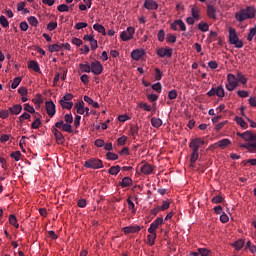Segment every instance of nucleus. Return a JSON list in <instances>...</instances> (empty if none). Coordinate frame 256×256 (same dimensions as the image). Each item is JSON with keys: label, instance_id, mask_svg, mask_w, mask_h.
Segmentation results:
<instances>
[{"label": "nucleus", "instance_id": "nucleus-57", "mask_svg": "<svg viewBox=\"0 0 256 256\" xmlns=\"http://www.w3.org/2000/svg\"><path fill=\"white\" fill-rule=\"evenodd\" d=\"M24 111H27V113H35V108L30 106L29 103H26L24 104Z\"/></svg>", "mask_w": 256, "mask_h": 256}, {"label": "nucleus", "instance_id": "nucleus-51", "mask_svg": "<svg viewBox=\"0 0 256 256\" xmlns=\"http://www.w3.org/2000/svg\"><path fill=\"white\" fill-rule=\"evenodd\" d=\"M58 11H60V13H65L67 11H69V6L67 4H60L57 7Z\"/></svg>", "mask_w": 256, "mask_h": 256}, {"label": "nucleus", "instance_id": "nucleus-18", "mask_svg": "<svg viewBox=\"0 0 256 256\" xmlns=\"http://www.w3.org/2000/svg\"><path fill=\"white\" fill-rule=\"evenodd\" d=\"M207 15L210 19H217V9H215V6H207Z\"/></svg>", "mask_w": 256, "mask_h": 256}, {"label": "nucleus", "instance_id": "nucleus-34", "mask_svg": "<svg viewBox=\"0 0 256 256\" xmlns=\"http://www.w3.org/2000/svg\"><path fill=\"white\" fill-rule=\"evenodd\" d=\"M62 46H60L59 44H52L48 47V50L50 51V53H59V51H61Z\"/></svg>", "mask_w": 256, "mask_h": 256}, {"label": "nucleus", "instance_id": "nucleus-38", "mask_svg": "<svg viewBox=\"0 0 256 256\" xmlns=\"http://www.w3.org/2000/svg\"><path fill=\"white\" fill-rule=\"evenodd\" d=\"M60 105L62 109H73V102H65V100H60Z\"/></svg>", "mask_w": 256, "mask_h": 256}, {"label": "nucleus", "instance_id": "nucleus-39", "mask_svg": "<svg viewBox=\"0 0 256 256\" xmlns=\"http://www.w3.org/2000/svg\"><path fill=\"white\" fill-rule=\"evenodd\" d=\"M127 203L129 210L132 211L133 215H135V213H137V210L135 209V203L133 202V200H131V198L127 199Z\"/></svg>", "mask_w": 256, "mask_h": 256}, {"label": "nucleus", "instance_id": "nucleus-26", "mask_svg": "<svg viewBox=\"0 0 256 256\" xmlns=\"http://www.w3.org/2000/svg\"><path fill=\"white\" fill-rule=\"evenodd\" d=\"M94 31H97L98 33H101L102 35H107V32L105 31V27L99 23H96L93 25Z\"/></svg>", "mask_w": 256, "mask_h": 256}, {"label": "nucleus", "instance_id": "nucleus-16", "mask_svg": "<svg viewBox=\"0 0 256 256\" xmlns=\"http://www.w3.org/2000/svg\"><path fill=\"white\" fill-rule=\"evenodd\" d=\"M145 9H148L149 11H155L159 9V4L153 0H145L144 2Z\"/></svg>", "mask_w": 256, "mask_h": 256}, {"label": "nucleus", "instance_id": "nucleus-21", "mask_svg": "<svg viewBox=\"0 0 256 256\" xmlns=\"http://www.w3.org/2000/svg\"><path fill=\"white\" fill-rule=\"evenodd\" d=\"M78 115H85V102L81 101L74 105Z\"/></svg>", "mask_w": 256, "mask_h": 256}, {"label": "nucleus", "instance_id": "nucleus-50", "mask_svg": "<svg viewBox=\"0 0 256 256\" xmlns=\"http://www.w3.org/2000/svg\"><path fill=\"white\" fill-rule=\"evenodd\" d=\"M209 253H211V251L207 248H199L198 249V255H201V256H208Z\"/></svg>", "mask_w": 256, "mask_h": 256}, {"label": "nucleus", "instance_id": "nucleus-8", "mask_svg": "<svg viewBox=\"0 0 256 256\" xmlns=\"http://www.w3.org/2000/svg\"><path fill=\"white\" fill-rule=\"evenodd\" d=\"M133 35H135V28L130 26L125 31L121 32L120 38L122 41H131Z\"/></svg>", "mask_w": 256, "mask_h": 256}, {"label": "nucleus", "instance_id": "nucleus-45", "mask_svg": "<svg viewBox=\"0 0 256 256\" xmlns=\"http://www.w3.org/2000/svg\"><path fill=\"white\" fill-rule=\"evenodd\" d=\"M28 23H30L32 25V27H37V25H39V21L37 20V18L35 16H30L28 18Z\"/></svg>", "mask_w": 256, "mask_h": 256}, {"label": "nucleus", "instance_id": "nucleus-25", "mask_svg": "<svg viewBox=\"0 0 256 256\" xmlns=\"http://www.w3.org/2000/svg\"><path fill=\"white\" fill-rule=\"evenodd\" d=\"M151 125L152 127H155V129H159V127H161V125H163V120H161V118H151Z\"/></svg>", "mask_w": 256, "mask_h": 256}, {"label": "nucleus", "instance_id": "nucleus-37", "mask_svg": "<svg viewBox=\"0 0 256 256\" xmlns=\"http://www.w3.org/2000/svg\"><path fill=\"white\" fill-rule=\"evenodd\" d=\"M147 239H148V241H149V245H150V246L155 245V240L157 239V233H156V232L150 233V234L147 236Z\"/></svg>", "mask_w": 256, "mask_h": 256}, {"label": "nucleus", "instance_id": "nucleus-3", "mask_svg": "<svg viewBox=\"0 0 256 256\" xmlns=\"http://www.w3.org/2000/svg\"><path fill=\"white\" fill-rule=\"evenodd\" d=\"M255 7L247 6L245 9H241L239 12L235 13V19L239 23H243V21H247V19H255Z\"/></svg>", "mask_w": 256, "mask_h": 256}, {"label": "nucleus", "instance_id": "nucleus-24", "mask_svg": "<svg viewBox=\"0 0 256 256\" xmlns=\"http://www.w3.org/2000/svg\"><path fill=\"white\" fill-rule=\"evenodd\" d=\"M217 147H220V149H225V147H229V145H231V140L224 138L222 140H219L216 143Z\"/></svg>", "mask_w": 256, "mask_h": 256}, {"label": "nucleus", "instance_id": "nucleus-22", "mask_svg": "<svg viewBox=\"0 0 256 256\" xmlns=\"http://www.w3.org/2000/svg\"><path fill=\"white\" fill-rule=\"evenodd\" d=\"M9 111L12 115H19L21 111H23V106L20 104H14L12 107L9 108Z\"/></svg>", "mask_w": 256, "mask_h": 256}, {"label": "nucleus", "instance_id": "nucleus-29", "mask_svg": "<svg viewBox=\"0 0 256 256\" xmlns=\"http://www.w3.org/2000/svg\"><path fill=\"white\" fill-rule=\"evenodd\" d=\"M235 121L237 125H239L242 129H247V127H249V125H247V122H245V120H243V118L239 116L235 117Z\"/></svg>", "mask_w": 256, "mask_h": 256}, {"label": "nucleus", "instance_id": "nucleus-61", "mask_svg": "<svg viewBox=\"0 0 256 256\" xmlns=\"http://www.w3.org/2000/svg\"><path fill=\"white\" fill-rule=\"evenodd\" d=\"M48 31H55L57 29V22H49L47 24Z\"/></svg>", "mask_w": 256, "mask_h": 256}, {"label": "nucleus", "instance_id": "nucleus-5", "mask_svg": "<svg viewBox=\"0 0 256 256\" xmlns=\"http://www.w3.org/2000/svg\"><path fill=\"white\" fill-rule=\"evenodd\" d=\"M86 169H103V161L97 158H90L84 163Z\"/></svg>", "mask_w": 256, "mask_h": 256}, {"label": "nucleus", "instance_id": "nucleus-20", "mask_svg": "<svg viewBox=\"0 0 256 256\" xmlns=\"http://www.w3.org/2000/svg\"><path fill=\"white\" fill-rule=\"evenodd\" d=\"M143 55H145V51L139 49L133 50L131 53V57L132 59H134V61H139V59H141Z\"/></svg>", "mask_w": 256, "mask_h": 256}, {"label": "nucleus", "instance_id": "nucleus-6", "mask_svg": "<svg viewBox=\"0 0 256 256\" xmlns=\"http://www.w3.org/2000/svg\"><path fill=\"white\" fill-rule=\"evenodd\" d=\"M228 84H226L227 91H235L236 87H239V80L234 74L227 75Z\"/></svg>", "mask_w": 256, "mask_h": 256}, {"label": "nucleus", "instance_id": "nucleus-44", "mask_svg": "<svg viewBox=\"0 0 256 256\" xmlns=\"http://www.w3.org/2000/svg\"><path fill=\"white\" fill-rule=\"evenodd\" d=\"M125 143H127V136L123 135L117 139V145L119 147H123V145H125Z\"/></svg>", "mask_w": 256, "mask_h": 256}, {"label": "nucleus", "instance_id": "nucleus-28", "mask_svg": "<svg viewBox=\"0 0 256 256\" xmlns=\"http://www.w3.org/2000/svg\"><path fill=\"white\" fill-rule=\"evenodd\" d=\"M79 69L82 73H91V64L89 65L88 62L85 64H79Z\"/></svg>", "mask_w": 256, "mask_h": 256}, {"label": "nucleus", "instance_id": "nucleus-56", "mask_svg": "<svg viewBox=\"0 0 256 256\" xmlns=\"http://www.w3.org/2000/svg\"><path fill=\"white\" fill-rule=\"evenodd\" d=\"M130 133L132 137H135V135H139V126L135 125L130 128Z\"/></svg>", "mask_w": 256, "mask_h": 256}, {"label": "nucleus", "instance_id": "nucleus-40", "mask_svg": "<svg viewBox=\"0 0 256 256\" xmlns=\"http://www.w3.org/2000/svg\"><path fill=\"white\" fill-rule=\"evenodd\" d=\"M106 158L108 159V161H117V159H119V155H117L113 152H107Z\"/></svg>", "mask_w": 256, "mask_h": 256}, {"label": "nucleus", "instance_id": "nucleus-32", "mask_svg": "<svg viewBox=\"0 0 256 256\" xmlns=\"http://www.w3.org/2000/svg\"><path fill=\"white\" fill-rule=\"evenodd\" d=\"M121 171V166L116 165L109 168L108 173L110 175H119V172Z\"/></svg>", "mask_w": 256, "mask_h": 256}, {"label": "nucleus", "instance_id": "nucleus-36", "mask_svg": "<svg viewBox=\"0 0 256 256\" xmlns=\"http://www.w3.org/2000/svg\"><path fill=\"white\" fill-rule=\"evenodd\" d=\"M9 223L10 225H13L15 229H19V223H17V217H15V215L11 214L9 216Z\"/></svg>", "mask_w": 256, "mask_h": 256}, {"label": "nucleus", "instance_id": "nucleus-11", "mask_svg": "<svg viewBox=\"0 0 256 256\" xmlns=\"http://www.w3.org/2000/svg\"><path fill=\"white\" fill-rule=\"evenodd\" d=\"M156 54L158 55V57H167L168 59H170V57H173V48H158Z\"/></svg>", "mask_w": 256, "mask_h": 256}, {"label": "nucleus", "instance_id": "nucleus-15", "mask_svg": "<svg viewBox=\"0 0 256 256\" xmlns=\"http://www.w3.org/2000/svg\"><path fill=\"white\" fill-rule=\"evenodd\" d=\"M45 107L49 117H53L56 113L55 103H53V101H46Z\"/></svg>", "mask_w": 256, "mask_h": 256}, {"label": "nucleus", "instance_id": "nucleus-1", "mask_svg": "<svg viewBox=\"0 0 256 256\" xmlns=\"http://www.w3.org/2000/svg\"><path fill=\"white\" fill-rule=\"evenodd\" d=\"M201 145H205V139L203 138H194L190 141L189 147L192 149L190 163H197V159H199V147Z\"/></svg>", "mask_w": 256, "mask_h": 256}, {"label": "nucleus", "instance_id": "nucleus-42", "mask_svg": "<svg viewBox=\"0 0 256 256\" xmlns=\"http://www.w3.org/2000/svg\"><path fill=\"white\" fill-rule=\"evenodd\" d=\"M0 25H2V27H4L5 29H7V27H9V21L3 15L0 16Z\"/></svg>", "mask_w": 256, "mask_h": 256}, {"label": "nucleus", "instance_id": "nucleus-53", "mask_svg": "<svg viewBox=\"0 0 256 256\" xmlns=\"http://www.w3.org/2000/svg\"><path fill=\"white\" fill-rule=\"evenodd\" d=\"M147 99H148V101H151L152 103H155V101L159 100V95H157V94H148Z\"/></svg>", "mask_w": 256, "mask_h": 256}, {"label": "nucleus", "instance_id": "nucleus-33", "mask_svg": "<svg viewBox=\"0 0 256 256\" xmlns=\"http://www.w3.org/2000/svg\"><path fill=\"white\" fill-rule=\"evenodd\" d=\"M236 77H237L238 83H241L242 85H247V78L245 77V75H243V73L237 72Z\"/></svg>", "mask_w": 256, "mask_h": 256}, {"label": "nucleus", "instance_id": "nucleus-31", "mask_svg": "<svg viewBox=\"0 0 256 256\" xmlns=\"http://www.w3.org/2000/svg\"><path fill=\"white\" fill-rule=\"evenodd\" d=\"M232 246L236 251H241V248L245 247V241L243 239H239Z\"/></svg>", "mask_w": 256, "mask_h": 256}, {"label": "nucleus", "instance_id": "nucleus-58", "mask_svg": "<svg viewBox=\"0 0 256 256\" xmlns=\"http://www.w3.org/2000/svg\"><path fill=\"white\" fill-rule=\"evenodd\" d=\"M158 41H160V43H163V41H165V30L163 29L159 30Z\"/></svg>", "mask_w": 256, "mask_h": 256}, {"label": "nucleus", "instance_id": "nucleus-30", "mask_svg": "<svg viewBox=\"0 0 256 256\" xmlns=\"http://www.w3.org/2000/svg\"><path fill=\"white\" fill-rule=\"evenodd\" d=\"M85 103H88V105H92L94 109H99V103L95 102L91 97L84 96Z\"/></svg>", "mask_w": 256, "mask_h": 256}, {"label": "nucleus", "instance_id": "nucleus-64", "mask_svg": "<svg viewBox=\"0 0 256 256\" xmlns=\"http://www.w3.org/2000/svg\"><path fill=\"white\" fill-rule=\"evenodd\" d=\"M72 44L76 45V47H81V45H83V40H81L79 38H73L72 39Z\"/></svg>", "mask_w": 256, "mask_h": 256}, {"label": "nucleus", "instance_id": "nucleus-63", "mask_svg": "<svg viewBox=\"0 0 256 256\" xmlns=\"http://www.w3.org/2000/svg\"><path fill=\"white\" fill-rule=\"evenodd\" d=\"M138 106L140 109H144V111H151V105L147 103H140Z\"/></svg>", "mask_w": 256, "mask_h": 256}, {"label": "nucleus", "instance_id": "nucleus-47", "mask_svg": "<svg viewBox=\"0 0 256 256\" xmlns=\"http://www.w3.org/2000/svg\"><path fill=\"white\" fill-rule=\"evenodd\" d=\"M176 23L178 24L180 31H187V26L185 25V22H183V20L178 19L176 20Z\"/></svg>", "mask_w": 256, "mask_h": 256}, {"label": "nucleus", "instance_id": "nucleus-10", "mask_svg": "<svg viewBox=\"0 0 256 256\" xmlns=\"http://www.w3.org/2000/svg\"><path fill=\"white\" fill-rule=\"evenodd\" d=\"M54 127H56V129H61L66 133H73V127L71 126V124L65 123L63 120L56 122Z\"/></svg>", "mask_w": 256, "mask_h": 256}, {"label": "nucleus", "instance_id": "nucleus-52", "mask_svg": "<svg viewBox=\"0 0 256 256\" xmlns=\"http://www.w3.org/2000/svg\"><path fill=\"white\" fill-rule=\"evenodd\" d=\"M41 127V119L36 118L31 124L32 129H39Z\"/></svg>", "mask_w": 256, "mask_h": 256}, {"label": "nucleus", "instance_id": "nucleus-59", "mask_svg": "<svg viewBox=\"0 0 256 256\" xmlns=\"http://www.w3.org/2000/svg\"><path fill=\"white\" fill-rule=\"evenodd\" d=\"M168 99L173 101V99H177V90H171L168 92Z\"/></svg>", "mask_w": 256, "mask_h": 256}, {"label": "nucleus", "instance_id": "nucleus-4", "mask_svg": "<svg viewBox=\"0 0 256 256\" xmlns=\"http://www.w3.org/2000/svg\"><path fill=\"white\" fill-rule=\"evenodd\" d=\"M229 43L230 45H234L236 49H242L243 47V40L239 39L235 28H229Z\"/></svg>", "mask_w": 256, "mask_h": 256}, {"label": "nucleus", "instance_id": "nucleus-7", "mask_svg": "<svg viewBox=\"0 0 256 256\" xmlns=\"http://www.w3.org/2000/svg\"><path fill=\"white\" fill-rule=\"evenodd\" d=\"M90 73H93L94 75H101V73H103V64L98 60L92 62L90 64Z\"/></svg>", "mask_w": 256, "mask_h": 256}, {"label": "nucleus", "instance_id": "nucleus-46", "mask_svg": "<svg viewBox=\"0 0 256 256\" xmlns=\"http://www.w3.org/2000/svg\"><path fill=\"white\" fill-rule=\"evenodd\" d=\"M152 89H153V91H156V93H161L163 86L161 85L160 82H157L152 85Z\"/></svg>", "mask_w": 256, "mask_h": 256}, {"label": "nucleus", "instance_id": "nucleus-17", "mask_svg": "<svg viewBox=\"0 0 256 256\" xmlns=\"http://www.w3.org/2000/svg\"><path fill=\"white\" fill-rule=\"evenodd\" d=\"M140 171L144 175H151V173H153V165L145 163L141 166Z\"/></svg>", "mask_w": 256, "mask_h": 256}, {"label": "nucleus", "instance_id": "nucleus-55", "mask_svg": "<svg viewBox=\"0 0 256 256\" xmlns=\"http://www.w3.org/2000/svg\"><path fill=\"white\" fill-rule=\"evenodd\" d=\"M237 95H238V97L245 99V98L249 97V92H247L245 90H238Z\"/></svg>", "mask_w": 256, "mask_h": 256}, {"label": "nucleus", "instance_id": "nucleus-54", "mask_svg": "<svg viewBox=\"0 0 256 256\" xmlns=\"http://www.w3.org/2000/svg\"><path fill=\"white\" fill-rule=\"evenodd\" d=\"M19 122L23 123V121H25V119H31V114L24 112L22 115L19 116Z\"/></svg>", "mask_w": 256, "mask_h": 256}, {"label": "nucleus", "instance_id": "nucleus-62", "mask_svg": "<svg viewBox=\"0 0 256 256\" xmlns=\"http://www.w3.org/2000/svg\"><path fill=\"white\" fill-rule=\"evenodd\" d=\"M64 121L71 125V123H73V115L71 113L70 114H66L64 116Z\"/></svg>", "mask_w": 256, "mask_h": 256}, {"label": "nucleus", "instance_id": "nucleus-35", "mask_svg": "<svg viewBox=\"0 0 256 256\" xmlns=\"http://www.w3.org/2000/svg\"><path fill=\"white\" fill-rule=\"evenodd\" d=\"M198 29L199 31H202V33H207V31H209V24L206 22H200L198 24Z\"/></svg>", "mask_w": 256, "mask_h": 256}, {"label": "nucleus", "instance_id": "nucleus-43", "mask_svg": "<svg viewBox=\"0 0 256 256\" xmlns=\"http://www.w3.org/2000/svg\"><path fill=\"white\" fill-rule=\"evenodd\" d=\"M21 84V77H16L13 79V82L11 84V88L12 89H17V87H19V85Z\"/></svg>", "mask_w": 256, "mask_h": 256}, {"label": "nucleus", "instance_id": "nucleus-41", "mask_svg": "<svg viewBox=\"0 0 256 256\" xmlns=\"http://www.w3.org/2000/svg\"><path fill=\"white\" fill-rule=\"evenodd\" d=\"M10 157L15 161H21V151H14L10 154Z\"/></svg>", "mask_w": 256, "mask_h": 256}, {"label": "nucleus", "instance_id": "nucleus-12", "mask_svg": "<svg viewBox=\"0 0 256 256\" xmlns=\"http://www.w3.org/2000/svg\"><path fill=\"white\" fill-rule=\"evenodd\" d=\"M163 223V217H159L153 221V223L150 224V227L148 228V233H155L159 227H161V224Z\"/></svg>", "mask_w": 256, "mask_h": 256}, {"label": "nucleus", "instance_id": "nucleus-60", "mask_svg": "<svg viewBox=\"0 0 256 256\" xmlns=\"http://www.w3.org/2000/svg\"><path fill=\"white\" fill-rule=\"evenodd\" d=\"M87 25H88L87 22H78L75 25V29L77 31H79L80 29H85V27H87Z\"/></svg>", "mask_w": 256, "mask_h": 256}, {"label": "nucleus", "instance_id": "nucleus-14", "mask_svg": "<svg viewBox=\"0 0 256 256\" xmlns=\"http://www.w3.org/2000/svg\"><path fill=\"white\" fill-rule=\"evenodd\" d=\"M52 133L54 134V137L57 141V143H65V137L63 136V133L59 131V129L55 126L52 127Z\"/></svg>", "mask_w": 256, "mask_h": 256}, {"label": "nucleus", "instance_id": "nucleus-13", "mask_svg": "<svg viewBox=\"0 0 256 256\" xmlns=\"http://www.w3.org/2000/svg\"><path fill=\"white\" fill-rule=\"evenodd\" d=\"M123 233L125 235H129L131 233H139L141 231V226L139 225H133V226H126L122 228Z\"/></svg>", "mask_w": 256, "mask_h": 256}, {"label": "nucleus", "instance_id": "nucleus-9", "mask_svg": "<svg viewBox=\"0 0 256 256\" xmlns=\"http://www.w3.org/2000/svg\"><path fill=\"white\" fill-rule=\"evenodd\" d=\"M208 97H225V89L223 86H218L217 88L213 87L207 92Z\"/></svg>", "mask_w": 256, "mask_h": 256}, {"label": "nucleus", "instance_id": "nucleus-19", "mask_svg": "<svg viewBox=\"0 0 256 256\" xmlns=\"http://www.w3.org/2000/svg\"><path fill=\"white\" fill-rule=\"evenodd\" d=\"M119 185L122 187V189H125V187H131V185H133V179H131L129 176L124 177L122 181L119 182Z\"/></svg>", "mask_w": 256, "mask_h": 256}, {"label": "nucleus", "instance_id": "nucleus-49", "mask_svg": "<svg viewBox=\"0 0 256 256\" xmlns=\"http://www.w3.org/2000/svg\"><path fill=\"white\" fill-rule=\"evenodd\" d=\"M163 78V72H161V69L155 68V79L156 81H161Z\"/></svg>", "mask_w": 256, "mask_h": 256}, {"label": "nucleus", "instance_id": "nucleus-23", "mask_svg": "<svg viewBox=\"0 0 256 256\" xmlns=\"http://www.w3.org/2000/svg\"><path fill=\"white\" fill-rule=\"evenodd\" d=\"M28 67L29 69L35 71V73H41V68L39 67V63H37V61L31 60L28 63Z\"/></svg>", "mask_w": 256, "mask_h": 256}, {"label": "nucleus", "instance_id": "nucleus-48", "mask_svg": "<svg viewBox=\"0 0 256 256\" xmlns=\"http://www.w3.org/2000/svg\"><path fill=\"white\" fill-rule=\"evenodd\" d=\"M166 41H167V43H176L177 36H175L173 34H167Z\"/></svg>", "mask_w": 256, "mask_h": 256}, {"label": "nucleus", "instance_id": "nucleus-2", "mask_svg": "<svg viewBox=\"0 0 256 256\" xmlns=\"http://www.w3.org/2000/svg\"><path fill=\"white\" fill-rule=\"evenodd\" d=\"M244 141L247 143L240 144V147L247 149L249 153H256V134H253L251 131L244 132Z\"/></svg>", "mask_w": 256, "mask_h": 256}, {"label": "nucleus", "instance_id": "nucleus-27", "mask_svg": "<svg viewBox=\"0 0 256 256\" xmlns=\"http://www.w3.org/2000/svg\"><path fill=\"white\" fill-rule=\"evenodd\" d=\"M199 13H201V10L199 8H197L196 6H193L191 8V15H192L193 19L199 20L201 18Z\"/></svg>", "mask_w": 256, "mask_h": 256}]
</instances>
